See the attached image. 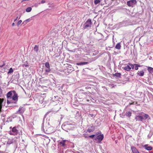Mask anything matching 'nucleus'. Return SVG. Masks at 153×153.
<instances>
[{
	"label": "nucleus",
	"mask_w": 153,
	"mask_h": 153,
	"mask_svg": "<svg viewBox=\"0 0 153 153\" xmlns=\"http://www.w3.org/2000/svg\"><path fill=\"white\" fill-rule=\"evenodd\" d=\"M135 119L137 121L142 122L144 119V117L142 116L137 115H136L135 117Z\"/></svg>",
	"instance_id": "5"
},
{
	"label": "nucleus",
	"mask_w": 153,
	"mask_h": 153,
	"mask_svg": "<svg viewBox=\"0 0 153 153\" xmlns=\"http://www.w3.org/2000/svg\"><path fill=\"white\" fill-rule=\"evenodd\" d=\"M141 113L143 114V112H141Z\"/></svg>",
	"instance_id": "43"
},
{
	"label": "nucleus",
	"mask_w": 153,
	"mask_h": 153,
	"mask_svg": "<svg viewBox=\"0 0 153 153\" xmlns=\"http://www.w3.org/2000/svg\"><path fill=\"white\" fill-rule=\"evenodd\" d=\"M129 65L131 67V69L132 68V69H133L134 68V66H135L134 65V64H131L129 63Z\"/></svg>",
	"instance_id": "30"
},
{
	"label": "nucleus",
	"mask_w": 153,
	"mask_h": 153,
	"mask_svg": "<svg viewBox=\"0 0 153 153\" xmlns=\"http://www.w3.org/2000/svg\"><path fill=\"white\" fill-rule=\"evenodd\" d=\"M143 147H145V149L147 150L150 151L152 150V147L151 146H148L147 144L145 145Z\"/></svg>",
	"instance_id": "10"
},
{
	"label": "nucleus",
	"mask_w": 153,
	"mask_h": 153,
	"mask_svg": "<svg viewBox=\"0 0 153 153\" xmlns=\"http://www.w3.org/2000/svg\"><path fill=\"white\" fill-rule=\"evenodd\" d=\"M18 128L16 127H13L12 130L9 131V134L11 135H16L18 134L19 135V132Z\"/></svg>",
	"instance_id": "2"
},
{
	"label": "nucleus",
	"mask_w": 153,
	"mask_h": 153,
	"mask_svg": "<svg viewBox=\"0 0 153 153\" xmlns=\"http://www.w3.org/2000/svg\"><path fill=\"white\" fill-rule=\"evenodd\" d=\"M4 101V100L3 99L0 98V112L1 111V109L2 106V104Z\"/></svg>",
	"instance_id": "12"
},
{
	"label": "nucleus",
	"mask_w": 153,
	"mask_h": 153,
	"mask_svg": "<svg viewBox=\"0 0 153 153\" xmlns=\"http://www.w3.org/2000/svg\"><path fill=\"white\" fill-rule=\"evenodd\" d=\"M68 126L67 125H66L65 126V127H67Z\"/></svg>",
	"instance_id": "42"
},
{
	"label": "nucleus",
	"mask_w": 153,
	"mask_h": 153,
	"mask_svg": "<svg viewBox=\"0 0 153 153\" xmlns=\"http://www.w3.org/2000/svg\"><path fill=\"white\" fill-rule=\"evenodd\" d=\"M88 63L87 62H81L76 63V64L78 65H82L87 64Z\"/></svg>",
	"instance_id": "11"
},
{
	"label": "nucleus",
	"mask_w": 153,
	"mask_h": 153,
	"mask_svg": "<svg viewBox=\"0 0 153 153\" xmlns=\"http://www.w3.org/2000/svg\"><path fill=\"white\" fill-rule=\"evenodd\" d=\"M151 134H149L148 135V137L149 138H150L151 137Z\"/></svg>",
	"instance_id": "37"
},
{
	"label": "nucleus",
	"mask_w": 153,
	"mask_h": 153,
	"mask_svg": "<svg viewBox=\"0 0 153 153\" xmlns=\"http://www.w3.org/2000/svg\"><path fill=\"white\" fill-rule=\"evenodd\" d=\"M38 99L39 102L40 103L42 104L43 103L44 99L43 97L39 96L38 97Z\"/></svg>",
	"instance_id": "9"
},
{
	"label": "nucleus",
	"mask_w": 153,
	"mask_h": 153,
	"mask_svg": "<svg viewBox=\"0 0 153 153\" xmlns=\"http://www.w3.org/2000/svg\"><path fill=\"white\" fill-rule=\"evenodd\" d=\"M4 64H3L2 65H0V67H2L4 65Z\"/></svg>",
	"instance_id": "40"
},
{
	"label": "nucleus",
	"mask_w": 153,
	"mask_h": 153,
	"mask_svg": "<svg viewBox=\"0 0 153 153\" xmlns=\"http://www.w3.org/2000/svg\"><path fill=\"white\" fill-rule=\"evenodd\" d=\"M45 66L47 68H50V64L48 62H46L45 64Z\"/></svg>",
	"instance_id": "28"
},
{
	"label": "nucleus",
	"mask_w": 153,
	"mask_h": 153,
	"mask_svg": "<svg viewBox=\"0 0 153 153\" xmlns=\"http://www.w3.org/2000/svg\"><path fill=\"white\" fill-rule=\"evenodd\" d=\"M134 65H135V69L136 70H137L138 69V67H140V65L136 64H134Z\"/></svg>",
	"instance_id": "25"
},
{
	"label": "nucleus",
	"mask_w": 153,
	"mask_h": 153,
	"mask_svg": "<svg viewBox=\"0 0 153 153\" xmlns=\"http://www.w3.org/2000/svg\"><path fill=\"white\" fill-rule=\"evenodd\" d=\"M126 114L127 117H130L131 116V113L130 111H127Z\"/></svg>",
	"instance_id": "22"
},
{
	"label": "nucleus",
	"mask_w": 153,
	"mask_h": 153,
	"mask_svg": "<svg viewBox=\"0 0 153 153\" xmlns=\"http://www.w3.org/2000/svg\"><path fill=\"white\" fill-rule=\"evenodd\" d=\"M137 76H144V72L143 70L138 71L137 73Z\"/></svg>",
	"instance_id": "8"
},
{
	"label": "nucleus",
	"mask_w": 153,
	"mask_h": 153,
	"mask_svg": "<svg viewBox=\"0 0 153 153\" xmlns=\"http://www.w3.org/2000/svg\"><path fill=\"white\" fill-rule=\"evenodd\" d=\"M147 70L150 73H153V68L148 67L147 68Z\"/></svg>",
	"instance_id": "16"
},
{
	"label": "nucleus",
	"mask_w": 153,
	"mask_h": 153,
	"mask_svg": "<svg viewBox=\"0 0 153 153\" xmlns=\"http://www.w3.org/2000/svg\"><path fill=\"white\" fill-rule=\"evenodd\" d=\"M48 127H47L46 128H45L46 129V131H47L48 132H50L51 131V129H52L53 128V127H51L50 125L49 124V123H48Z\"/></svg>",
	"instance_id": "13"
},
{
	"label": "nucleus",
	"mask_w": 153,
	"mask_h": 153,
	"mask_svg": "<svg viewBox=\"0 0 153 153\" xmlns=\"http://www.w3.org/2000/svg\"><path fill=\"white\" fill-rule=\"evenodd\" d=\"M34 51L36 52H38L39 51V46L38 45H36L34 48Z\"/></svg>",
	"instance_id": "21"
},
{
	"label": "nucleus",
	"mask_w": 153,
	"mask_h": 153,
	"mask_svg": "<svg viewBox=\"0 0 153 153\" xmlns=\"http://www.w3.org/2000/svg\"><path fill=\"white\" fill-rule=\"evenodd\" d=\"M95 136V135L94 134H93L90 136H89V137L91 138H93Z\"/></svg>",
	"instance_id": "33"
},
{
	"label": "nucleus",
	"mask_w": 153,
	"mask_h": 153,
	"mask_svg": "<svg viewBox=\"0 0 153 153\" xmlns=\"http://www.w3.org/2000/svg\"><path fill=\"white\" fill-rule=\"evenodd\" d=\"M114 36H113V42H114Z\"/></svg>",
	"instance_id": "39"
},
{
	"label": "nucleus",
	"mask_w": 153,
	"mask_h": 153,
	"mask_svg": "<svg viewBox=\"0 0 153 153\" xmlns=\"http://www.w3.org/2000/svg\"><path fill=\"white\" fill-rule=\"evenodd\" d=\"M41 3L43 4L45 2V1L44 0H42L41 1Z\"/></svg>",
	"instance_id": "34"
},
{
	"label": "nucleus",
	"mask_w": 153,
	"mask_h": 153,
	"mask_svg": "<svg viewBox=\"0 0 153 153\" xmlns=\"http://www.w3.org/2000/svg\"><path fill=\"white\" fill-rule=\"evenodd\" d=\"M87 101H88V102L89 101V100H87Z\"/></svg>",
	"instance_id": "41"
},
{
	"label": "nucleus",
	"mask_w": 153,
	"mask_h": 153,
	"mask_svg": "<svg viewBox=\"0 0 153 153\" xmlns=\"http://www.w3.org/2000/svg\"><path fill=\"white\" fill-rule=\"evenodd\" d=\"M45 71L46 72H49L51 71V69L50 68H47V69L45 70Z\"/></svg>",
	"instance_id": "32"
},
{
	"label": "nucleus",
	"mask_w": 153,
	"mask_h": 153,
	"mask_svg": "<svg viewBox=\"0 0 153 153\" xmlns=\"http://www.w3.org/2000/svg\"><path fill=\"white\" fill-rule=\"evenodd\" d=\"M13 72V69L12 68H11L9 69L8 71V72L7 74L8 75H10Z\"/></svg>",
	"instance_id": "20"
},
{
	"label": "nucleus",
	"mask_w": 153,
	"mask_h": 153,
	"mask_svg": "<svg viewBox=\"0 0 153 153\" xmlns=\"http://www.w3.org/2000/svg\"><path fill=\"white\" fill-rule=\"evenodd\" d=\"M13 139H8V141L7 142V143L8 144H10L13 143Z\"/></svg>",
	"instance_id": "18"
},
{
	"label": "nucleus",
	"mask_w": 153,
	"mask_h": 153,
	"mask_svg": "<svg viewBox=\"0 0 153 153\" xmlns=\"http://www.w3.org/2000/svg\"><path fill=\"white\" fill-rule=\"evenodd\" d=\"M25 111V109L22 107H20L18 110V112L20 114L22 113Z\"/></svg>",
	"instance_id": "14"
},
{
	"label": "nucleus",
	"mask_w": 153,
	"mask_h": 153,
	"mask_svg": "<svg viewBox=\"0 0 153 153\" xmlns=\"http://www.w3.org/2000/svg\"><path fill=\"white\" fill-rule=\"evenodd\" d=\"M137 3L136 0H131L127 2V4L129 7H133Z\"/></svg>",
	"instance_id": "4"
},
{
	"label": "nucleus",
	"mask_w": 153,
	"mask_h": 153,
	"mask_svg": "<svg viewBox=\"0 0 153 153\" xmlns=\"http://www.w3.org/2000/svg\"><path fill=\"white\" fill-rule=\"evenodd\" d=\"M29 21H30L29 19H27L25 20V21H24V22H23L22 23L24 24H26L27 23V22H29Z\"/></svg>",
	"instance_id": "29"
},
{
	"label": "nucleus",
	"mask_w": 153,
	"mask_h": 153,
	"mask_svg": "<svg viewBox=\"0 0 153 153\" xmlns=\"http://www.w3.org/2000/svg\"><path fill=\"white\" fill-rule=\"evenodd\" d=\"M56 97H57V98H58L59 97H58V96H54V98L55 100H55V98H56Z\"/></svg>",
	"instance_id": "35"
},
{
	"label": "nucleus",
	"mask_w": 153,
	"mask_h": 153,
	"mask_svg": "<svg viewBox=\"0 0 153 153\" xmlns=\"http://www.w3.org/2000/svg\"><path fill=\"white\" fill-rule=\"evenodd\" d=\"M66 141V140H62L59 143V144L62 146H65V142Z\"/></svg>",
	"instance_id": "19"
},
{
	"label": "nucleus",
	"mask_w": 153,
	"mask_h": 153,
	"mask_svg": "<svg viewBox=\"0 0 153 153\" xmlns=\"http://www.w3.org/2000/svg\"><path fill=\"white\" fill-rule=\"evenodd\" d=\"M114 75L117 77H120L121 76V74L120 73H116L114 74Z\"/></svg>",
	"instance_id": "24"
},
{
	"label": "nucleus",
	"mask_w": 153,
	"mask_h": 153,
	"mask_svg": "<svg viewBox=\"0 0 153 153\" xmlns=\"http://www.w3.org/2000/svg\"><path fill=\"white\" fill-rule=\"evenodd\" d=\"M124 69L126 71H129L131 69V67L129 65H127L124 67Z\"/></svg>",
	"instance_id": "15"
},
{
	"label": "nucleus",
	"mask_w": 153,
	"mask_h": 153,
	"mask_svg": "<svg viewBox=\"0 0 153 153\" xmlns=\"http://www.w3.org/2000/svg\"><path fill=\"white\" fill-rule=\"evenodd\" d=\"M95 128V126L93 125H91L87 130V131L89 133L92 132L94 130Z\"/></svg>",
	"instance_id": "6"
},
{
	"label": "nucleus",
	"mask_w": 153,
	"mask_h": 153,
	"mask_svg": "<svg viewBox=\"0 0 153 153\" xmlns=\"http://www.w3.org/2000/svg\"><path fill=\"white\" fill-rule=\"evenodd\" d=\"M104 138V136L103 134L98 135L95 137V139L98 140L99 141H101Z\"/></svg>",
	"instance_id": "7"
},
{
	"label": "nucleus",
	"mask_w": 153,
	"mask_h": 153,
	"mask_svg": "<svg viewBox=\"0 0 153 153\" xmlns=\"http://www.w3.org/2000/svg\"><path fill=\"white\" fill-rule=\"evenodd\" d=\"M18 18V16H17V17H16V19H15L14 20V22H16V21L17 20V19Z\"/></svg>",
	"instance_id": "36"
},
{
	"label": "nucleus",
	"mask_w": 153,
	"mask_h": 153,
	"mask_svg": "<svg viewBox=\"0 0 153 153\" xmlns=\"http://www.w3.org/2000/svg\"><path fill=\"white\" fill-rule=\"evenodd\" d=\"M101 0H94V3L96 5L99 3Z\"/></svg>",
	"instance_id": "26"
},
{
	"label": "nucleus",
	"mask_w": 153,
	"mask_h": 153,
	"mask_svg": "<svg viewBox=\"0 0 153 153\" xmlns=\"http://www.w3.org/2000/svg\"><path fill=\"white\" fill-rule=\"evenodd\" d=\"M32 8L31 7H28L26 9V11L27 12H29L31 11Z\"/></svg>",
	"instance_id": "27"
},
{
	"label": "nucleus",
	"mask_w": 153,
	"mask_h": 153,
	"mask_svg": "<svg viewBox=\"0 0 153 153\" xmlns=\"http://www.w3.org/2000/svg\"><path fill=\"white\" fill-rule=\"evenodd\" d=\"M15 25V23L14 22H13L12 24V26H13Z\"/></svg>",
	"instance_id": "38"
},
{
	"label": "nucleus",
	"mask_w": 153,
	"mask_h": 153,
	"mask_svg": "<svg viewBox=\"0 0 153 153\" xmlns=\"http://www.w3.org/2000/svg\"><path fill=\"white\" fill-rule=\"evenodd\" d=\"M121 46L120 45V43H118L116 45L115 48L117 49L120 50L121 48Z\"/></svg>",
	"instance_id": "17"
},
{
	"label": "nucleus",
	"mask_w": 153,
	"mask_h": 153,
	"mask_svg": "<svg viewBox=\"0 0 153 153\" xmlns=\"http://www.w3.org/2000/svg\"><path fill=\"white\" fill-rule=\"evenodd\" d=\"M92 25L91 20L90 19H88L84 25V29L88 28L90 27Z\"/></svg>",
	"instance_id": "3"
},
{
	"label": "nucleus",
	"mask_w": 153,
	"mask_h": 153,
	"mask_svg": "<svg viewBox=\"0 0 153 153\" xmlns=\"http://www.w3.org/2000/svg\"><path fill=\"white\" fill-rule=\"evenodd\" d=\"M22 22V21L21 20H20L17 23V25L18 26H19L21 24V23Z\"/></svg>",
	"instance_id": "31"
},
{
	"label": "nucleus",
	"mask_w": 153,
	"mask_h": 153,
	"mask_svg": "<svg viewBox=\"0 0 153 153\" xmlns=\"http://www.w3.org/2000/svg\"><path fill=\"white\" fill-rule=\"evenodd\" d=\"M144 117L146 119H147L148 120L150 119L149 116L147 114H144Z\"/></svg>",
	"instance_id": "23"
},
{
	"label": "nucleus",
	"mask_w": 153,
	"mask_h": 153,
	"mask_svg": "<svg viewBox=\"0 0 153 153\" xmlns=\"http://www.w3.org/2000/svg\"><path fill=\"white\" fill-rule=\"evenodd\" d=\"M7 103L8 104L15 103L18 100L17 94L14 91H9L7 94Z\"/></svg>",
	"instance_id": "1"
}]
</instances>
